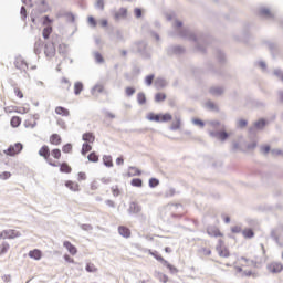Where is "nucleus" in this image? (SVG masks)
Listing matches in <instances>:
<instances>
[{"instance_id":"obj_1","label":"nucleus","mask_w":283,"mask_h":283,"mask_svg":"<svg viewBox=\"0 0 283 283\" xmlns=\"http://www.w3.org/2000/svg\"><path fill=\"white\" fill-rule=\"evenodd\" d=\"M179 36L181 39H187V41H193L196 44V48L198 52H201L205 54L207 52V49L202 46L200 43H207V35H197L196 33L191 32L189 29H184L179 31Z\"/></svg>"},{"instance_id":"obj_2","label":"nucleus","mask_w":283,"mask_h":283,"mask_svg":"<svg viewBox=\"0 0 283 283\" xmlns=\"http://www.w3.org/2000/svg\"><path fill=\"white\" fill-rule=\"evenodd\" d=\"M268 122L264 118H260L254 122L253 126L249 128V134H255L256 132H264V127H266Z\"/></svg>"},{"instance_id":"obj_3","label":"nucleus","mask_w":283,"mask_h":283,"mask_svg":"<svg viewBox=\"0 0 283 283\" xmlns=\"http://www.w3.org/2000/svg\"><path fill=\"white\" fill-rule=\"evenodd\" d=\"M206 72H208V74H211L212 76H222V74H224L222 67H216L212 62L206 63Z\"/></svg>"},{"instance_id":"obj_4","label":"nucleus","mask_w":283,"mask_h":283,"mask_svg":"<svg viewBox=\"0 0 283 283\" xmlns=\"http://www.w3.org/2000/svg\"><path fill=\"white\" fill-rule=\"evenodd\" d=\"M14 238H21V232L12 229L0 232V240H14Z\"/></svg>"},{"instance_id":"obj_5","label":"nucleus","mask_w":283,"mask_h":283,"mask_svg":"<svg viewBox=\"0 0 283 283\" xmlns=\"http://www.w3.org/2000/svg\"><path fill=\"white\" fill-rule=\"evenodd\" d=\"M23 151V144L15 143L14 145L9 146V149L4 150L7 156H17V154H21Z\"/></svg>"},{"instance_id":"obj_6","label":"nucleus","mask_w":283,"mask_h":283,"mask_svg":"<svg viewBox=\"0 0 283 283\" xmlns=\"http://www.w3.org/2000/svg\"><path fill=\"white\" fill-rule=\"evenodd\" d=\"M174 54H176V55L185 54V46H180V45L169 46L167 49V55L168 56H174Z\"/></svg>"},{"instance_id":"obj_7","label":"nucleus","mask_w":283,"mask_h":283,"mask_svg":"<svg viewBox=\"0 0 283 283\" xmlns=\"http://www.w3.org/2000/svg\"><path fill=\"white\" fill-rule=\"evenodd\" d=\"M44 54L46 59H53V56L56 54V48L54 46V43L49 42L44 45Z\"/></svg>"},{"instance_id":"obj_8","label":"nucleus","mask_w":283,"mask_h":283,"mask_svg":"<svg viewBox=\"0 0 283 283\" xmlns=\"http://www.w3.org/2000/svg\"><path fill=\"white\" fill-rule=\"evenodd\" d=\"M134 49L142 54V56H147V42L139 41L134 43Z\"/></svg>"},{"instance_id":"obj_9","label":"nucleus","mask_w":283,"mask_h":283,"mask_svg":"<svg viewBox=\"0 0 283 283\" xmlns=\"http://www.w3.org/2000/svg\"><path fill=\"white\" fill-rule=\"evenodd\" d=\"M14 66L21 72H28V62H25L22 56L15 57Z\"/></svg>"},{"instance_id":"obj_10","label":"nucleus","mask_w":283,"mask_h":283,"mask_svg":"<svg viewBox=\"0 0 283 283\" xmlns=\"http://www.w3.org/2000/svg\"><path fill=\"white\" fill-rule=\"evenodd\" d=\"M268 271H270V273H282L283 264L280 262H272L268 264Z\"/></svg>"},{"instance_id":"obj_11","label":"nucleus","mask_w":283,"mask_h":283,"mask_svg":"<svg viewBox=\"0 0 283 283\" xmlns=\"http://www.w3.org/2000/svg\"><path fill=\"white\" fill-rule=\"evenodd\" d=\"M140 211H143V207H140V205H138V202L132 201L129 203V208H128L129 216L140 213Z\"/></svg>"},{"instance_id":"obj_12","label":"nucleus","mask_w":283,"mask_h":283,"mask_svg":"<svg viewBox=\"0 0 283 283\" xmlns=\"http://www.w3.org/2000/svg\"><path fill=\"white\" fill-rule=\"evenodd\" d=\"M263 45L268 48V50L271 52L272 55L275 56V52H277V44L275 42L264 40Z\"/></svg>"},{"instance_id":"obj_13","label":"nucleus","mask_w":283,"mask_h":283,"mask_svg":"<svg viewBox=\"0 0 283 283\" xmlns=\"http://www.w3.org/2000/svg\"><path fill=\"white\" fill-rule=\"evenodd\" d=\"M211 96H222L224 94V87L222 86H212L209 88Z\"/></svg>"},{"instance_id":"obj_14","label":"nucleus","mask_w":283,"mask_h":283,"mask_svg":"<svg viewBox=\"0 0 283 283\" xmlns=\"http://www.w3.org/2000/svg\"><path fill=\"white\" fill-rule=\"evenodd\" d=\"M259 14L260 17H262L263 19H268V20H271V19H274L275 15H273L271 13V10L269 8H261L259 10Z\"/></svg>"},{"instance_id":"obj_15","label":"nucleus","mask_w":283,"mask_h":283,"mask_svg":"<svg viewBox=\"0 0 283 283\" xmlns=\"http://www.w3.org/2000/svg\"><path fill=\"white\" fill-rule=\"evenodd\" d=\"M63 248L66 249L71 255H76V253H78V250L70 241H64Z\"/></svg>"},{"instance_id":"obj_16","label":"nucleus","mask_w":283,"mask_h":283,"mask_svg":"<svg viewBox=\"0 0 283 283\" xmlns=\"http://www.w3.org/2000/svg\"><path fill=\"white\" fill-rule=\"evenodd\" d=\"M127 17V9L120 8L117 12L114 14L115 21H120V19H125Z\"/></svg>"},{"instance_id":"obj_17","label":"nucleus","mask_w":283,"mask_h":283,"mask_svg":"<svg viewBox=\"0 0 283 283\" xmlns=\"http://www.w3.org/2000/svg\"><path fill=\"white\" fill-rule=\"evenodd\" d=\"M39 156H41L45 160H50V147L45 145L42 146L41 149L39 150Z\"/></svg>"},{"instance_id":"obj_18","label":"nucleus","mask_w":283,"mask_h":283,"mask_svg":"<svg viewBox=\"0 0 283 283\" xmlns=\"http://www.w3.org/2000/svg\"><path fill=\"white\" fill-rule=\"evenodd\" d=\"M29 258H31L32 260H41V258H43V253L41 252V250L34 249L29 252Z\"/></svg>"},{"instance_id":"obj_19","label":"nucleus","mask_w":283,"mask_h":283,"mask_svg":"<svg viewBox=\"0 0 283 283\" xmlns=\"http://www.w3.org/2000/svg\"><path fill=\"white\" fill-rule=\"evenodd\" d=\"M65 187H67V189H70V191H81L78 184L74 182L72 180H67L65 181Z\"/></svg>"},{"instance_id":"obj_20","label":"nucleus","mask_w":283,"mask_h":283,"mask_svg":"<svg viewBox=\"0 0 283 283\" xmlns=\"http://www.w3.org/2000/svg\"><path fill=\"white\" fill-rule=\"evenodd\" d=\"M181 120L179 116H175V122L169 127L170 132H178L180 129Z\"/></svg>"},{"instance_id":"obj_21","label":"nucleus","mask_w":283,"mask_h":283,"mask_svg":"<svg viewBox=\"0 0 283 283\" xmlns=\"http://www.w3.org/2000/svg\"><path fill=\"white\" fill-rule=\"evenodd\" d=\"M118 233L123 238H129V235H132V231H129V228H127L125 226H119L118 227Z\"/></svg>"},{"instance_id":"obj_22","label":"nucleus","mask_w":283,"mask_h":283,"mask_svg":"<svg viewBox=\"0 0 283 283\" xmlns=\"http://www.w3.org/2000/svg\"><path fill=\"white\" fill-rule=\"evenodd\" d=\"M82 140H84V143H87L90 145L94 143V140H96V137L94 136L93 133H84L82 136Z\"/></svg>"},{"instance_id":"obj_23","label":"nucleus","mask_w":283,"mask_h":283,"mask_svg":"<svg viewBox=\"0 0 283 283\" xmlns=\"http://www.w3.org/2000/svg\"><path fill=\"white\" fill-rule=\"evenodd\" d=\"M155 87L157 90H165L167 87V80L159 77L155 81Z\"/></svg>"},{"instance_id":"obj_24","label":"nucleus","mask_w":283,"mask_h":283,"mask_svg":"<svg viewBox=\"0 0 283 283\" xmlns=\"http://www.w3.org/2000/svg\"><path fill=\"white\" fill-rule=\"evenodd\" d=\"M55 114H57V116H70V111L63 106H57L55 108Z\"/></svg>"},{"instance_id":"obj_25","label":"nucleus","mask_w":283,"mask_h":283,"mask_svg":"<svg viewBox=\"0 0 283 283\" xmlns=\"http://www.w3.org/2000/svg\"><path fill=\"white\" fill-rule=\"evenodd\" d=\"M207 233L208 235H210L211 238H221L222 233L220 232V230L218 229H212V228H208L207 229Z\"/></svg>"},{"instance_id":"obj_26","label":"nucleus","mask_w":283,"mask_h":283,"mask_svg":"<svg viewBox=\"0 0 283 283\" xmlns=\"http://www.w3.org/2000/svg\"><path fill=\"white\" fill-rule=\"evenodd\" d=\"M61 135H59V134H52L51 136H50V143H51V145H56V146H59L60 144H61Z\"/></svg>"},{"instance_id":"obj_27","label":"nucleus","mask_w":283,"mask_h":283,"mask_svg":"<svg viewBox=\"0 0 283 283\" xmlns=\"http://www.w3.org/2000/svg\"><path fill=\"white\" fill-rule=\"evenodd\" d=\"M57 17H65L66 21H69L70 23H74V21L76 20V18L74 17V13L72 12L59 13Z\"/></svg>"},{"instance_id":"obj_28","label":"nucleus","mask_w":283,"mask_h":283,"mask_svg":"<svg viewBox=\"0 0 283 283\" xmlns=\"http://www.w3.org/2000/svg\"><path fill=\"white\" fill-rule=\"evenodd\" d=\"M217 251L220 258H229V255H231V253H229V250L227 248L222 249V245H218Z\"/></svg>"},{"instance_id":"obj_29","label":"nucleus","mask_w":283,"mask_h":283,"mask_svg":"<svg viewBox=\"0 0 283 283\" xmlns=\"http://www.w3.org/2000/svg\"><path fill=\"white\" fill-rule=\"evenodd\" d=\"M147 120H150L151 123H160V114L149 113L147 115Z\"/></svg>"},{"instance_id":"obj_30","label":"nucleus","mask_w":283,"mask_h":283,"mask_svg":"<svg viewBox=\"0 0 283 283\" xmlns=\"http://www.w3.org/2000/svg\"><path fill=\"white\" fill-rule=\"evenodd\" d=\"M60 171H61V174H72V167H70V165H67V163H62L60 165Z\"/></svg>"},{"instance_id":"obj_31","label":"nucleus","mask_w":283,"mask_h":283,"mask_svg":"<svg viewBox=\"0 0 283 283\" xmlns=\"http://www.w3.org/2000/svg\"><path fill=\"white\" fill-rule=\"evenodd\" d=\"M41 48H43V41L38 40L34 43V49H33V52H34V54H36V56H39V54H41Z\"/></svg>"},{"instance_id":"obj_32","label":"nucleus","mask_w":283,"mask_h":283,"mask_svg":"<svg viewBox=\"0 0 283 283\" xmlns=\"http://www.w3.org/2000/svg\"><path fill=\"white\" fill-rule=\"evenodd\" d=\"M129 171H135V172H128L129 178L134 177V176H143V171H140V169L136 168L135 166H130Z\"/></svg>"},{"instance_id":"obj_33","label":"nucleus","mask_w":283,"mask_h":283,"mask_svg":"<svg viewBox=\"0 0 283 283\" xmlns=\"http://www.w3.org/2000/svg\"><path fill=\"white\" fill-rule=\"evenodd\" d=\"M103 163H104L105 167H114V161L112 160V156H109V155L103 156Z\"/></svg>"},{"instance_id":"obj_34","label":"nucleus","mask_w":283,"mask_h":283,"mask_svg":"<svg viewBox=\"0 0 283 283\" xmlns=\"http://www.w3.org/2000/svg\"><path fill=\"white\" fill-rule=\"evenodd\" d=\"M243 238L251 240V238H254L255 232H253V229H245L242 231Z\"/></svg>"},{"instance_id":"obj_35","label":"nucleus","mask_w":283,"mask_h":283,"mask_svg":"<svg viewBox=\"0 0 283 283\" xmlns=\"http://www.w3.org/2000/svg\"><path fill=\"white\" fill-rule=\"evenodd\" d=\"M169 120H174V116L171 114H160V123H169Z\"/></svg>"},{"instance_id":"obj_36","label":"nucleus","mask_w":283,"mask_h":283,"mask_svg":"<svg viewBox=\"0 0 283 283\" xmlns=\"http://www.w3.org/2000/svg\"><path fill=\"white\" fill-rule=\"evenodd\" d=\"M217 59L219 63H227V55L221 50H217Z\"/></svg>"},{"instance_id":"obj_37","label":"nucleus","mask_w":283,"mask_h":283,"mask_svg":"<svg viewBox=\"0 0 283 283\" xmlns=\"http://www.w3.org/2000/svg\"><path fill=\"white\" fill-rule=\"evenodd\" d=\"M158 185H160V180H158L157 178H150L148 181V187H150V189H156V187H158Z\"/></svg>"},{"instance_id":"obj_38","label":"nucleus","mask_w":283,"mask_h":283,"mask_svg":"<svg viewBox=\"0 0 283 283\" xmlns=\"http://www.w3.org/2000/svg\"><path fill=\"white\" fill-rule=\"evenodd\" d=\"M83 92V84L81 82H76L74 84V94L75 96H78Z\"/></svg>"},{"instance_id":"obj_39","label":"nucleus","mask_w":283,"mask_h":283,"mask_svg":"<svg viewBox=\"0 0 283 283\" xmlns=\"http://www.w3.org/2000/svg\"><path fill=\"white\" fill-rule=\"evenodd\" d=\"M137 103L138 105H145V103H147V97L145 96V93L137 94Z\"/></svg>"},{"instance_id":"obj_40","label":"nucleus","mask_w":283,"mask_h":283,"mask_svg":"<svg viewBox=\"0 0 283 283\" xmlns=\"http://www.w3.org/2000/svg\"><path fill=\"white\" fill-rule=\"evenodd\" d=\"M85 271H87V273H96V271H98V268L94 265V263H87Z\"/></svg>"},{"instance_id":"obj_41","label":"nucleus","mask_w":283,"mask_h":283,"mask_svg":"<svg viewBox=\"0 0 283 283\" xmlns=\"http://www.w3.org/2000/svg\"><path fill=\"white\" fill-rule=\"evenodd\" d=\"M92 149V145L87 144V143H84L82 145V150H81V154L82 156H86V154H88V151Z\"/></svg>"},{"instance_id":"obj_42","label":"nucleus","mask_w":283,"mask_h":283,"mask_svg":"<svg viewBox=\"0 0 283 283\" xmlns=\"http://www.w3.org/2000/svg\"><path fill=\"white\" fill-rule=\"evenodd\" d=\"M167 99V95L165 93H157L155 95V102L156 103H163V101Z\"/></svg>"},{"instance_id":"obj_43","label":"nucleus","mask_w":283,"mask_h":283,"mask_svg":"<svg viewBox=\"0 0 283 283\" xmlns=\"http://www.w3.org/2000/svg\"><path fill=\"white\" fill-rule=\"evenodd\" d=\"M11 127H19V125H21V117L19 116H13L11 118Z\"/></svg>"},{"instance_id":"obj_44","label":"nucleus","mask_w":283,"mask_h":283,"mask_svg":"<svg viewBox=\"0 0 283 283\" xmlns=\"http://www.w3.org/2000/svg\"><path fill=\"white\" fill-rule=\"evenodd\" d=\"M104 90H105V88L103 87V85L97 84V85H95V86L92 88L91 94H96V92H97L98 94H103V91H104Z\"/></svg>"},{"instance_id":"obj_45","label":"nucleus","mask_w":283,"mask_h":283,"mask_svg":"<svg viewBox=\"0 0 283 283\" xmlns=\"http://www.w3.org/2000/svg\"><path fill=\"white\" fill-rule=\"evenodd\" d=\"M228 138H229V133H227L226 130L219 132L218 140H221V143H224V140H227Z\"/></svg>"},{"instance_id":"obj_46","label":"nucleus","mask_w":283,"mask_h":283,"mask_svg":"<svg viewBox=\"0 0 283 283\" xmlns=\"http://www.w3.org/2000/svg\"><path fill=\"white\" fill-rule=\"evenodd\" d=\"M154 78H156V75H154V74L146 76L145 83L148 87H150V85H154Z\"/></svg>"},{"instance_id":"obj_47","label":"nucleus","mask_w":283,"mask_h":283,"mask_svg":"<svg viewBox=\"0 0 283 283\" xmlns=\"http://www.w3.org/2000/svg\"><path fill=\"white\" fill-rule=\"evenodd\" d=\"M132 187H143V179L134 178L130 181Z\"/></svg>"},{"instance_id":"obj_48","label":"nucleus","mask_w":283,"mask_h":283,"mask_svg":"<svg viewBox=\"0 0 283 283\" xmlns=\"http://www.w3.org/2000/svg\"><path fill=\"white\" fill-rule=\"evenodd\" d=\"M50 34H52V29L51 27H46L42 31V36L43 39H50Z\"/></svg>"},{"instance_id":"obj_49","label":"nucleus","mask_w":283,"mask_h":283,"mask_svg":"<svg viewBox=\"0 0 283 283\" xmlns=\"http://www.w3.org/2000/svg\"><path fill=\"white\" fill-rule=\"evenodd\" d=\"M247 125H249V120H247V119H239L237 122V127L239 129H244V127H247Z\"/></svg>"},{"instance_id":"obj_50","label":"nucleus","mask_w":283,"mask_h":283,"mask_svg":"<svg viewBox=\"0 0 283 283\" xmlns=\"http://www.w3.org/2000/svg\"><path fill=\"white\" fill-rule=\"evenodd\" d=\"M125 94L126 96L132 97L134 96V94H136V88L133 86H128L125 88Z\"/></svg>"},{"instance_id":"obj_51","label":"nucleus","mask_w":283,"mask_h":283,"mask_svg":"<svg viewBox=\"0 0 283 283\" xmlns=\"http://www.w3.org/2000/svg\"><path fill=\"white\" fill-rule=\"evenodd\" d=\"M87 160H90V163H98V155H96L94 151L90 153L87 156Z\"/></svg>"},{"instance_id":"obj_52","label":"nucleus","mask_w":283,"mask_h":283,"mask_svg":"<svg viewBox=\"0 0 283 283\" xmlns=\"http://www.w3.org/2000/svg\"><path fill=\"white\" fill-rule=\"evenodd\" d=\"M94 57H95L96 63H105V59L103 57V55L99 52H95Z\"/></svg>"},{"instance_id":"obj_53","label":"nucleus","mask_w":283,"mask_h":283,"mask_svg":"<svg viewBox=\"0 0 283 283\" xmlns=\"http://www.w3.org/2000/svg\"><path fill=\"white\" fill-rule=\"evenodd\" d=\"M51 156H53V158H55L56 160H59V158H61V149L54 148V149L51 151Z\"/></svg>"},{"instance_id":"obj_54","label":"nucleus","mask_w":283,"mask_h":283,"mask_svg":"<svg viewBox=\"0 0 283 283\" xmlns=\"http://www.w3.org/2000/svg\"><path fill=\"white\" fill-rule=\"evenodd\" d=\"M206 107H208V109H211L212 112H218V106H216L214 103L211 101H208L206 103Z\"/></svg>"},{"instance_id":"obj_55","label":"nucleus","mask_w":283,"mask_h":283,"mask_svg":"<svg viewBox=\"0 0 283 283\" xmlns=\"http://www.w3.org/2000/svg\"><path fill=\"white\" fill-rule=\"evenodd\" d=\"M95 8L97 10H105V1L104 0H97L95 3Z\"/></svg>"},{"instance_id":"obj_56","label":"nucleus","mask_w":283,"mask_h":283,"mask_svg":"<svg viewBox=\"0 0 283 283\" xmlns=\"http://www.w3.org/2000/svg\"><path fill=\"white\" fill-rule=\"evenodd\" d=\"M40 6L43 7L42 9H40V12H48V10H50V7L48 6V2L45 0H41Z\"/></svg>"},{"instance_id":"obj_57","label":"nucleus","mask_w":283,"mask_h":283,"mask_svg":"<svg viewBox=\"0 0 283 283\" xmlns=\"http://www.w3.org/2000/svg\"><path fill=\"white\" fill-rule=\"evenodd\" d=\"M8 249H10V244L8 242H3L1 245H0V251L1 253H8Z\"/></svg>"},{"instance_id":"obj_58","label":"nucleus","mask_w":283,"mask_h":283,"mask_svg":"<svg viewBox=\"0 0 283 283\" xmlns=\"http://www.w3.org/2000/svg\"><path fill=\"white\" fill-rule=\"evenodd\" d=\"M59 53L60 54H67V45L66 44H60L59 45Z\"/></svg>"},{"instance_id":"obj_59","label":"nucleus","mask_w":283,"mask_h":283,"mask_svg":"<svg viewBox=\"0 0 283 283\" xmlns=\"http://www.w3.org/2000/svg\"><path fill=\"white\" fill-rule=\"evenodd\" d=\"M149 254L153 255V258H155V260H157V262H160V260H163V256L158 253V251H149Z\"/></svg>"},{"instance_id":"obj_60","label":"nucleus","mask_w":283,"mask_h":283,"mask_svg":"<svg viewBox=\"0 0 283 283\" xmlns=\"http://www.w3.org/2000/svg\"><path fill=\"white\" fill-rule=\"evenodd\" d=\"M192 124L197 125L198 127H205V122L202 119L193 118Z\"/></svg>"},{"instance_id":"obj_61","label":"nucleus","mask_w":283,"mask_h":283,"mask_svg":"<svg viewBox=\"0 0 283 283\" xmlns=\"http://www.w3.org/2000/svg\"><path fill=\"white\" fill-rule=\"evenodd\" d=\"M63 154H70L72 151V144H66L62 147Z\"/></svg>"},{"instance_id":"obj_62","label":"nucleus","mask_w":283,"mask_h":283,"mask_svg":"<svg viewBox=\"0 0 283 283\" xmlns=\"http://www.w3.org/2000/svg\"><path fill=\"white\" fill-rule=\"evenodd\" d=\"M112 191L114 198H118L120 196V189H118V186L112 187Z\"/></svg>"},{"instance_id":"obj_63","label":"nucleus","mask_w":283,"mask_h":283,"mask_svg":"<svg viewBox=\"0 0 283 283\" xmlns=\"http://www.w3.org/2000/svg\"><path fill=\"white\" fill-rule=\"evenodd\" d=\"M82 231H93L94 227H92V224H87V223H84V224H81L80 226Z\"/></svg>"},{"instance_id":"obj_64","label":"nucleus","mask_w":283,"mask_h":283,"mask_svg":"<svg viewBox=\"0 0 283 283\" xmlns=\"http://www.w3.org/2000/svg\"><path fill=\"white\" fill-rule=\"evenodd\" d=\"M274 75L283 82V71L280 69L274 70Z\"/></svg>"}]
</instances>
